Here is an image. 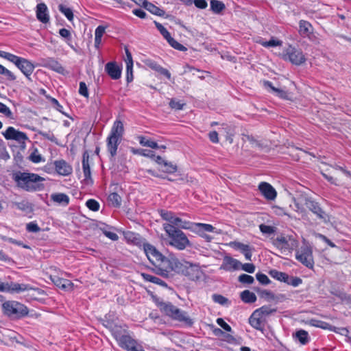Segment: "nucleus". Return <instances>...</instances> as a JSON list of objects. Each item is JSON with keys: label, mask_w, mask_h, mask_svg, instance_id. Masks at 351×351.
<instances>
[{"label": "nucleus", "mask_w": 351, "mask_h": 351, "mask_svg": "<svg viewBox=\"0 0 351 351\" xmlns=\"http://www.w3.org/2000/svg\"><path fill=\"white\" fill-rule=\"evenodd\" d=\"M305 205L312 213L317 215V217L326 220L327 215L320 207L318 202L307 197H301L295 200V206L297 208L298 212L302 213L304 211V208L300 205Z\"/></svg>", "instance_id": "10"}, {"label": "nucleus", "mask_w": 351, "mask_h": 351, "mask_svg": "<svg viewBox=\"0 0 351 351\" xmlns=\"http://www.w3.org/2000/svg\"><path fill=\"white\" fill-rule=\"evenodd\" d=\"M48 62L50 68L52 70L60 74H63L64 73V68L57 60L54 59H49L48 60Z\"/></svg>", "instance_id": "42"}, {"label": "nucleus", "mask_w": 351, "mask_h": 351, "mask_svg": "<svg viewBox=\"0 0 351 351\" xmlns=\"http://www.w3.org/2000/svg\"><path fill=\"white\" fill-rule=\"evenodd\" d=\"M0 57L3 58L12 63H14L16 66L18 63H19V60L22 57L17 56L14 54L10 53L9 52H6L4 51L0 50Z\"/></svg>", "instance_id": "37"}, {"label": "nucleus", "mask_w": 351, "mask_h": 351, "mask_svg": "<svg viewBox=\"0 0 351 351\" xmlns=\"http://www.w3.org/2000/svg\"><path fill=\"white\" fill-rule=\"evenodd\" d=\"M238 280L244 285H251L254 282V278L248 274H242L239 276Z\"/></svg>", "instance_id": "50"}, {"label": "nucleus", "mask_w": 351, "mask_h": 351, "mask_svg": "<svg viewBox=\"0 0 351 351\" xmlns=\"http://www.w3.org/2000/svg\"><path fill=\"white\" fill-rule=\"evenodd\" d=\"M241 265V263L239 261L231 256H226L223 259L220 269L225 271L238 270L240 269Z\"/></svg>", "instance_id": "19"}, {"label": "nucleus", "mask_w": 351, "mask_h": 351, "mask_svg": "<svg viewBox=\"0 0 351 351\" xmlns=\"http://www.w3.org/2000/svg\"><path fill=\"white\" fill-rule=\"evenodd\" d=\"M213 300L215 302L221 305H226L228 303V299L220 294H213Z\"/></svg>", "instance_id": "53"}, {"label": "nucleus", "mask_w": 351, "mask_h": 351, "mask_svg": "<svg viewBox=\"0 0 351 351\" xmlns=\"http://www.w3.org/2000/svg\"><path fill=\"white\" fill-rule=\"evenodd\" d=\"M168 43L175 49H177L180 51H185L187 50L186 47L183 45L176 40L173 38L171 37L169 40H167Z\"/></svg>", "instance_id": "45"}, {"label": "nucleus", "mask_w": 351, "mask_h": 351, "mask_svg": "<svg viewBox=\"0 0 351 351\" xmlns=\"http://www.w3.org/2000/svg\"><path fill=\"white\" fill-rule=\"evenodd\" d=\"M277 312L271 305H264L256 309L249 317V324L254 329L263 332L267 324V318Z\"/></svg>", "instance_id": "5"}, {"label": "nucleus", "mask_w": 351, "mask_h": 351, "mask_svg": "<svg viewBox=\"0 0 351 351\" xmlns=\"http://www.w3.org/2000/svg\"><path fill=\"white\" fill-rule=\"evenodd\" d=\"M56 173L62 176H68L73 172V167L64 160H57L53 162Z\"/></svg>", "instance_id": "17"}, {"label": "nucleus", "mask_w": 351, "mask_h": 351, "mask_svg": "<svg viewBox=\"0 0 351 351\" xmlns=\"http://www.w3.org/2000/svg\"><path fill=\"white\" fill-rule=\"evenodd\" d=\"M159 213L163 220L167 221L168 222L167 223L173 225V227H176V228L185 230L193 229V223L187 221H183L181 218L176 217L171 211L160 210Z\"/></svg>", "instance_id": "12"}, {"label": "nucleus", "mask_w": 351, "mask_h": 351, "mask_svg": "<svg viewBox=\"0 0 351 351\" xmlns=\"http://www.w3.org/2000/svg\"><path fill=\"white\" fill-rule=\"evenodd\" d=\"M49 279L54 285L64 291H71L74 289V284L70 280L54 274H50Z\"/></svg>", "instance_id": "15"}, {"label": "nucleus", "mask_w": 351, "mask_h": 351, "mask_svg": "<svg viewBox=\"0 0 351 351\" xmlns=\"http://www.w3.org/2000/svg\"><path fill=\"white\" fill-rule=\"evenodd\" d=\"M79 85V94L86 98H88L89 93L86 83L84 82H80Z\"/></svg>", "instance_id": "54"}, {"label": "nucleus", "mask_w": 351, "mask_h": 351, "mask_svg": "<svg viewBox=\"0 0 351 351\" xmlns=\"http://www.w3.org/2000/svg\"><path fill=\"white\" fill-rule=\"evenodd\" d=\"M32 289H34V288L27 284L11 282L10 284L8 283V289L6 292L21 293Z\"/></svg>", "instance_id": "27"}, {"label": "nucleus", "mask_w": 351, "mask_h": 351, "mask_svg": "<svg viewBox=\"0 0 351 351\" xmlns=\"http://www.w3.org/2000/svg\"><path fill=\"white\" fill-rule=\"evenodd\" d=\"M226 8L225 4L218 0L210 1V10L215 14H219Z\"/></svg>", "instance_id": "38"}, {"label": "nucleus", "mask_w": 351, "mask_h": 351, "mask_svg": "<svg viewBox=\"0 0 351 351\" xmlns=\"http://www.w3.org/2000/svg\"><path fill=\"white\" fill-rule=\"evenodd\" d=\"M139 143L142 146L151 147L152 149H158V143L151 139H148L143 136H137Z\"/></svg>", "instance_id": "36"}, {"label": "nucleus", "mask_w": 351, "mask_h": 351, "mask_svg": "<svg viewBox=\"0 0 351 351\" xmlns=\"http://www.w3.org/2000/svg\"><path fill=\"white\" fill-rule=\"evenodd\" d=\"M36 8L37 19L45 24L49 23L50 18L46 4L45 3H38Z\"/></svg>", "instance_id": "22"}, {"label": "nucleus", "mask_w": 351, "mask_h": 351, "mask_svg": "<svg viewBox=\"0 0 351 351\" xmlns=\"http://www.w3.org/2000/svg\"><path fill=\"white\" fill-rule=\"evenodd\" d=\"M29 160L33 163L38 164L40 162L45 161L41 154H39L38 149H34V151L30 154Z\"/></svg>", "instance_id": "43"}, {"label": "nucleus", "mask_w": 351, "mask_h": 351, "mask_svg": "<svg viewBox=\"0 0 351 351\" xmlns=\"http://www.w3.org/2000/svg\"><path fill=\"white\" fill-rule=\"evenodd\" d=\"M0 74L6 76L10 81H14L16 79L15 75L3 65L0 64Z\"/></svg>", "instance_id": "49"}, {"label": "nucleus", "mask_w": 351, "mask_h": 351, "mask_svg": "<svg viewBox=\"0 0 351 351\" xmlns=\"http://www.w3.org/2000/svg\"><path fill=\"white\" fill-rule=\"evenodd\" d=\"M105 70L112 80H118L121 76V69L115 62H108L105 66Z\"/></svg>", "instance_id": "24"}, {"label": "nucleus", "mask_w": 351, "mask_h": 351, "mask_svg": "<svg viewBox=\"0 0 351 351\" xmlns=\"http://www.w3.org/2000/svg\"><path fill=\"white\" fill-rule=\"evenodd\" d=\"M19 62L16 65L17 68L27 79L30 80V76L34 72L35 65L31 61L24 58H21Z\"/></svg>", "instance_id": "18"}, {"label": "nucleus", "mask_w": 351, "mask_h": 351, "mask_svg": "<svg viewBox=\"0 0 351 351\" xmlns=\"http://www.w3.org/2000/svg\"><path fill=\"white\" fill-rule=\"evenodd\" d=\"M295 337L302 345H306L309 341L308 333L304 330H299L295 332Z\"/></svg>", "instance_id": "39"}, {"label": "nucleus", "mask_w": 351, "mask_h": 351, "mask_svg": "<svg viewBox=\"0 0 351 351\" xmlns=\"http://www.w3.org/2000/svg\"><path fill=\"white\" fill-rule=\"evenodd\" d=\"M0 112L10 119H14V114L11 110L3 103L0 101Z\"/></svg>", "instance_id": "46"}, {"label": "nucleus", "mask_w": 351, "mask_h": 351, "mask_svg": "<svg viewBox=\"0 0 351 351\" xmlns=\"http://www.w3.org/2000/svg\"><path fill=\"white\" fill-rule=\"evenodd\" d=\"M283 59L290 61L293 64L301 65L306 62V58L301 49L289 45L283 53Z\"/></svg>", "instance_id": "13"}, {"label": "nucleus", "mask_w": 351, "mask_h": 351, "mask_svg": "<svg viewBox=\"0 0 351 351\" xmlns=\"http://www.w3.org/2000/svg\"><path fill=\"white\" fill-rule=\"evenodd\" d=\"M3 313L10 317L21 319L28 315V308L23 304L14 301L8 300L2 304Z\"/></svg>", "instance_id": "9"}, {"label": "nucleus", "mask_w": 351, "mask_h": 351, "mask_svg": "<svg viewBox=\"0 0 351 351\" xmlns=\"http://www.w3.org/2000/svg\"><path fill=\"white\" fill-rule=\"evenodd\" d=\"M26 230L29 232H38L40 228L36 222L32 221L27 224Z\"/></svg>", "instance_id": "60"}, {"label": "nucleus", "mask_w": 351, "mask_h": 351, "mask_svg": "<svg viewBox=\"0 0 351 351\" xmlns=\"http://www.w3.org/2000/svg\"><path fill=\"white\" fill-rule=\"evenodd\" d=\"M241 299L245 303H254L256 301V295L254 293L251 292L249 290H244L241 293L240 295Z\"/></svg>", "instance_id": "32"}, {"label": "nucleus", "mask_w": 351, "mask_h": 351, "mask_svg": "<svg viewBox=\"0 0 351 351\" xmlns=\"http://www.w3.org/2000/svg\"><path fill=\"white\" fill-rule=\"evenodd\" d=\"M3 136L6 140H13L20 144H25L28 140L26 133L15 129L14 127H8L5 131L2 132Z\"/></svg>", "instance_id": "14"}, {"label": "nucleus", "mask_w": 351, "mask_h": 351, "mask_svg": "<svg viewBox=\"0 0 351 351\" xmlns=\"http://www.w3.org/2000/svg\"><path fill=\"white\" fill-rule=\"evenodd\" d=\"M10 156L9 153L6 149V147L4 145V143L1 141H0V160H8L10 159Z\"/></svg>", "instance_id": "52"}, {"label": "nucleus", "mask_w": 351, "mask_h": 351, "mask_svg": "<svg viewBox=\"0 0 351 351\" xmlns=\"http://www.w3.org/2000/svg\"><path fill=\"white\" fill-rule=\"evenodd\" d=\"M104 234L108 237V239H111L112 241H117L119 239L118 235L113 232L108 231L104 229H101Z\"/></svg>", "instance_id": "63"}, {"label": "nucleus", "mask_w": 351, "mask_h": 351, "mask_svg": "<svg viewBox=\"0 0 351 351\" xmlns=\"http://www.w3.org/2000/svg\"><path fill=\"white\" fill-rule=\"evenodd\" d=\"M124 134V126L121 120L117 119L113 123L110 132L106 138V147L112 158H114L117 154L119 144L122 141Z\"/></svg>", "instance_id": "6"}, {"label": "nucleus", "mask_w": 351, "mask_h": 351, "mask_svg": "<svg viewBox=\"0 0 351 351\" xmlns=\"http://www.w3.org/2000/svg\"><path fill=\"white\" fill-rule=\"evenodd\" d=\"M109 204L115 208H119L121 205V197L117 193H111L108 197Z\"/></svg>", "instance_id": "35"}, {"label": "nucleus", "mask_w": 351, "mask_h": 351, "mask_svg": "<svg viewBox=\"0 0 351 351\" xmlns=\"http://www.w3.org/2000/svg\"><path fill=\"white\" fill-rule=\"evenodd\" d=\"M132 152L134 154H140L141 156H148V157L152 158L153 160H154L155 157L156 156L154 154V152L150 151V150L135 149L133 148L132 149Z\"/></svg>", "instance_id": "51"}, {"label": "nucleus", "mask_w": 351, "mask_h": 351, "mask_svg": "<svg viewBox=\"0 0 351 351\" xmlns=\"http://www.w3.org/2000/svg\"><path fill=\"white\" fill-rule=\"evenodd\" d=\"M107 26L99 25L95 31V47L97 49L99 48L101 43V38L104 36Z\"/></svg>", "instance_id": "30"}, {"label": "nucleus", "mask_w": 351, "mask_h": 351, "mask_svg": "<svg viewBox=\"0 0 351 351\" xmlns=\"http://www.w3.org/2000/svg\"><path fill=\"white\" fill-rule=\"evenodd\" d=\"M155 25L162 36L167 40L171 36L169 31L160 23L155 21Z\"/></svg>", "instance_id": "48"}, {"label": "nucleus", "mask_w": 351, "mask_h": 351, "mask_svg": "<svg viewBox=\"0 0 351 351\" xmlns=\"http://www.w3.org/2000/svg\"><path fill=\"white\" fill-rule=\"evenodd\" d=\"M259 229H260L261 232L263 234H271L275 232L274 227L271 226H267V225H265L263 223H262L259 226Z\"/></svg>", "instance_id": "58"}, {"label": "nucleus", "mask_w": 351, "mask_h": 351, "mask_svg": "<svg viewBox=\"0 0 351 351\" xmlns=\"http://www.w3.org/2000/svg\"><path fill=\"white\" fill-rule=\"evenodd\" d=\"M215 228L211 224L202 223H193V229L196 231L202 237L210 240V237L205 234L206 232H213Z\"/></svg>", "instance_id": "20"}, {"label": "nucleus", "mask_w": 351, "mask_h": 351, "mask_svg": "<svg viewBox=\"0 0 351 351\" xmlns=\"http://www.w3.org/2000/svg\"><path fill=\"white\" fill-rule=\"evenodd\" d=\"M240 268L247 273L253 274L255 271L256 267L253 263H241Z\"/></svg>", "instance_id": "61"}, {"label": "nucleus", "mask_w": 351, "mask_h": 351, "mask_svg": "<svg viewBox=\"0 0 351 351\" xmlns=\"http://www.w3.org/2000/svg\"><path fill=\"white\" fill-rule=\"evenodd\" d=\"M142 276L143 279L147 282H150L162 286H166V283L162 280L156 276L148 274H142Z\"/></svg>", "instance_id": "40"}, {"label": "nucleus", "mask_w": 351, "mask_h": 351, "mask_svg": "<svg viewBox=\"0 0 351 351\" xmlns=\"http://www.w3.org/2000/svg\"><path fill=\"white\" fill-rule=\"evenodd\" d=\"M256 277L257 280L262 285H267L270 283V280L267 276L263 273H257Z\"/></svg>", "instance_id": "56"}, {"label": "nucleus", "mask_w": 351, "mask_h": 351, "mask_svg": "<svg viewBox=\"0 0 351 351\" xmlns=\"http://www.w3.org/2000/svg\"><path fill=\"white\" fill-rule=\"evenodd\" d=\"M158 166V170L167 174H171L177 171L178 167L171 162H168L160 156H156L154 160Z\"/></svg>", "instance_id": "16"}, {"label": "nucleus", "mask_w": 351, "mask_h": 351, "mask_svg": "<svg viewBox=\"0 0 351 351\" xmlns=\"http://www.w3.org/2000/svg\"><path fill=\"white\" fill-rule=\"evenodd\" d=\"M133 80V63L126 64V81L128 83Z\"/></svg>", "instance_id": "57"}, {"label": "nucleus", "mask_w": 351, "mask_h": 351, "mask_svg": "<svg viewBox=\"0 0 351 351\" xmlns=\"http://www.w3.org/2000/svg\"><path fill=\"white\" fill-rule=\"evenodd\" d=\"M217 324L220 326L223 330L227 332H230L232 330V328L230 325H228L223 318L219 317L216 320Z\"/></svg>", "instance_id": "62"}, {"label": "nucleus", "mask_w": 351, "mask_h": 351, "mask_svg": "<svg viewBox=\"0 0 351 351\" xmlns=\"http://www.w3.org/2000/svg\"><path fill=\"white\" fill-rule=\"evenodd\" d=\"M163 229L169 239V245L178 250H183L191 245L186 234L180 229L173 227L170 223H164Z\"/></svg>", "instance_id": "7"}, {"label": "nucleus", "mask_w": 351, "mask_h": 351, "mask_svg": "<svg viewBox=\"0 0 351 351\" xmlns=\"http://www.w3.org/2000/svg\"><path fill=\"white\" fill-rule=\"evenodd\" d=\"M145 63L151 69L158 72L159 74L162 75H164L168 80H171V73L167 69L163 68L162 66L158 64L156 61L153 60H147L145 62Z\"/></svg>", "instance_id": "26"}, {"label": "nucleus", "mask_w": 351, "mask_h": 351, "mask_svg": "<svg viewBox=\"0 0 351 351\" xmlns=\"http://www.w3.org/2000/svg\"><path fill=\"white\" fill-rule=\"evenodd\" d=\"M259 43L262 46L269 48V47H277V46H281L282 45V41L272 38L269 41L261 40V41H259Z\"/></svg>", "instance_id": "44"}, {"label": "nucleus", "mask_w": 351, "mask_h": 351, "mask_svg": "<svg viewBox=\"0 0 351 351\" xmlns=\"http://www.w3.org/2000/svg\"><path fill=\"white\" fill-rule=\"evenodd\" d=\"M143 5L146 10H147L154 14L162 16L164 13V11L162 10H161L154 4L147 1L146 0H144V2H143Z\"/></svg>", "instance_id": "33"}, {"label": "nucleus", "mask_w": 351, "mask_h": 351, "mask_svg": "<svg viewBox=\"0 0 351 351\" xmlns=\"http://www.w3.org/2000/svg\"><path fill=\"white\" fill-rule=\"evenodd\" d=\"M158 306L162 313L173 319L183 322L189 326L193 325V322L187 315V313L181 311L171 302H160Z\"/></svg>", "instance_id": "8"}, {"label": "nucleus", "mask_w": 351, "mask_h": 351, "mask_svg": "<svg viewBox=\"0 0 351 351\" xmlns=\"http://www.w3.org/2000/svg\"><path fill=\"white\" fill-rule=\"evenodd\" d=\"M230 245L237 250H239L244 256L246 260L251 261L252 256V248L249 245L244 244L238 241H233L230 243Z\"/></svg>", "instance_id": "23"}, {"label": "nucleus", "mask_w": 351, "mask_h": 351, "mask_svg": "<svg viewBox=\"0 0 351 351\" xmlns=\"http://www.w3.org/2000/svg\"><path fill=\"white\" fill-rule=\"evenodd\" d=\"M269 275L274 279L280 282H285L289 280V275L285 272L279 271L276 269H272L269 271Z\"/></svg>", "instance_id": "34"}, {"label": "nucleus", "mask_w": 351, "mask_h": 351, "mask_svg": "<svg viewBox=\"0 0 351 351\" xmlns=\"http://www.w3.org/2000/svg\"><path fill=\"white\" fill-rule=\"evenodd\" d=\"M153 269L157 274L163 277H169L174 272L182 274L193 281L199 280L203 276V271L197 265L188 261H180L172 256L166 257L163 255L156 268Z\"/></svg>", "instance_id": "1"}, {"label": "nucleus", "mask_w": 351, "mask_h": 351, "mask_svg": "<svg viewBox=\"0 0 351 351\" xmlns=\"http://www.w3.org/2000/svg\"><path fill=\"white\" fill-rule=\"evenodd\" d=\"M295 258L307 268L313 269L315 262L312 247L308 243H304L295 252Z\"/></svg>", "instance_id": "11"}, {"label": "nucleus", "mask_w": 351, "mask_h": 351, "mask_svg": "<svg viewBox=\"0 0 351 351\" xmlns=\"http://www.w3.org/2000/svg\"><path fill=\"white\" fill-rule=\"evenodd\" d=\"M124 238L128 243L136 245L140 249L142 248L154 268H156L163 254L155 246L147 243L140 234L132 231L125 232Z\"/></svg>", "instance_id": "2"}, {"label": "nucleus", "mask_w": 351, "mask_h": 351, "mask_svg": "<svg viewBox=\"0 0 351 351\" xmlns=\"http://www.w3.org/2000/svg\"><path fill=\"white\" fill-rule=\"evenodd\" d=\"M112 336L118 345L126 351H145L143 346L129 335L128 330L121 326L113 328Z\"/></svg>", "instance_id": "4"}, {"label": "nucleus", "mask_w": 351, "mask_h": 351, "mask_svg": "<svg viewBox=\"0 0 351 351\" xmlns=\"http://www.w3.org/2000/svg\"><path fill=\"white\" fill-rule=\"evenodd\" d=\"M16 206L19 210L22 211H28L32 208L31 204L29 202L25 201L17 202L16 204Z\"/></svg>", "instance_id": "59"}, {"label": "nucleus", "mask_w": 351, "mask_h": 351, "mask_svg": "<svg viewBox=\"0 0 351 351\" xmlns=\"http://www.w3.org/2000/svg\"><path fill=\"white\" fill-rule=\"evenodd\" d=\"M18 187L28 192L40 191L45 189V179L34 173L18 171L13 176Z\"/></svg>", "instance_id": "3"}, {"label": "nucleus", "mask_w": 351, "mask_h": 351, "mask_svg": "<svg viewBox=\"0 0 351 351\" xmlns=\"http://www.w3.org/2000/svg\"><path fill=\"white\" fill-rule=\"evenodd\" d=\"M286 283L289 285H291L293 287H298L302 283V280L297 276H289V280L286 282Z\"/></svg>", "instance_id": "55"}, {"label": "nucleus", "mask_w": 351, "mask_h": 351, "mask_svg": "<svg viewBox=\"0 0 351 351\" xmlns=\"http://www.w3.org/2000/svg\"><path fill=\"white\" fill-rule=\"evenodd\" d=\"M258 189L263 196L269 200H274L277 196V193L274 188L267 182H261L258 185Z\"/></svg>", "instance_id": "21"}, {"label": "nucleus", "mask_w": 351, "mask_h": 351, "mask_svg": "<svg viewBox=\"0 0 351 351\" xmlns=\"http://www.w3.org/2000/svg\"><path fill=\"white\" fill-rule=\"evenodd\" d=\"M46 99L51 102L52 105L56 107L57 110H58L60 112H61V109L62 108V106L60 104L59 101L50 95H46Z\"/></svg>", "instance_id": "64"}, {"label": "nucleus", "mask_w": 351, "mask_h": 351, "mask_svg": "<svg viewBox=\"0 0 351 351\" xmlns=\"http://www.w3.org/2000/svg\"><path fill=\"white\" fill-rule=\"evenodd\" d=\"M58 10L62 14H63L65 16V17L69 21H72L73 20L74 15L71 8H67L66 5L63 4H60L58 5Z\"/></svg>", "instance_id": "41"}, {"label": "nucleus", "mask_w": 351, "mask_h": 351, "mask_svg": "<svg viewBox=\"0 0 351 351\" xmlns=\"http://www.w3.org/2000/svg\"><path fill=\"white\" fill-rule=\"evenodd\" d=\"M86 206L89 210L94 212L98 211L100 208L99 203L94 199H88L86 202Z\"/></svg>", "instance_id": "47"}, {"label": "nucleus", "mask_w": 351, "mask_h": 351, "mask_svg": "<svg viewBox=\"0 0 351 351\" xmlns=\"http://www.w3.org/2000/svg\"><path fill=\"white\" fill-rule=\"evenodd\" d=\"M300 34L303 36H307L312 32L313 27L311 24L306 21L301 20L299 23Z\"/></svg>", "instance_id": "31"}, {"label": "nucleus", "mask_w": 351, "mask_h": 351, "mask_svg": "<svg viewBox=\"0 0 351 351\" xmlns=\"http://www.w3.org/2000/svg\"><path fill=\"white\" fill-rule=\"evenodd\" d=\"M82 169L84 176V181L87 184L93 182L89 165V154L87 151H85L82 155Z\"/></svg>", "instance_id": "25"}, {"label": "nucleus", "mask_w": 351, "mask_h": 351, "mask_svg": "<svg viewBox=\"0 0 351 351\" xmlns=\"http://www.w3.org/2000/svg\"><path fill=\"white\" fill-rule=\"evenodd\" d=\"M263 84L266 88H269L270 90L274 93L278 97L284 99H289V93L287 91L274 87L271 82L265 80L263 82Z\"/></svg>", "instance_id": "28"}, {"label": "nucleus", "mask_w": 351, "mask_h": 351, "mask_svg": "<svg viewBox=\"0 0 351 351\" xmlns=\"http://www.w3.org/2000/svg\"><path fill=\"white\" fill-rule=\"evenodd\" d=\"M51 199L62 206H67L69 204V197L62 193H53L51 195Z\"/></svg>", "instance_id": "29"}]
</instances>
